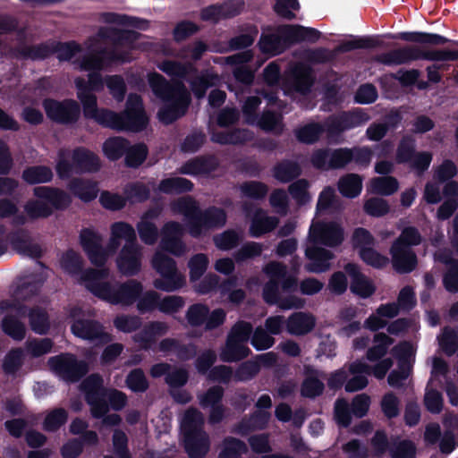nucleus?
I'll list each match as a JSON object with an SVG mask.
<instances>
[{
	"mask_svg": "<svg viewBox=\"0 0 458 458\" xmlns=\"http://www.w3.org/2000/svg\"><path fill=\"white\" fill-rule=\"evenodd\" d=\"M280 27L276 34H263L259 42L260 51L267 55V57L280 54L285 47L287 42H291L287 36L282 32Z\"/></svg>",
	"mask_w": 458,
	"mask_h": 458,
	"instance_id": "nucleus-27",
	"label": "nucleus"
},
{
	"mask_svg": "<svg viewBox=\"0 0 458 458\" xmlns=\"http://www.w3.org/2000/svg\"><path fill=\"white\" fill-rule=\"evenodd\" d=\"M138 232L140 239L147 244H153L157 236L156 226L149 221V215L146 214L138 224Z\"/></svg>",
	"mask_w": 458,
	"mask_h": 458,
	"instance_id": "nucleus-43",
	"label": "nucleus"
},
{
	"mask_svg": "<svg viewBox=\"0 0 458 458\" xmlns=\"http://www.w3.org/2000/svg\"><path fill=\"white\" fill-rule=\"evenodd\" d=\"M415 347L409 343H403L396 346L394 350V354L400 360V370H394L388 377V384L391 386H399L403 380L407 378L410 373L411 363L414 361Z\"/></svg>",
	"mask_w": 458,
	"mask_h": 458,
	"instance_id": "nucleus-17",
	"label": "nucleus"
},
{
	"mask_svg": "<svg viewBox=\"0 0 458 458\" xmlns=\"http://www.w3.org/2000/svg\"><path fill=\"white\" fill-rule=\"evenodd\" d=\"M101 386L102 379L97 375L89 377L82 385L83 392L90 405L91 413L95 418H102L107 412L104 397L108 398L111 406L114 410H119L125 404V395L123 393L115 390L105 393Z\"/></svg>",
	"mask_w": 458,
	"mask_h": 458,
	"instance_id": "nucleus-8",
	"label": "nucleus"
},
{
	"mask_svg": "<svg viewBox=\"0 0 458 458\" xmlns=\"http://www.w3.org/2000/svg\"><path fill=\"white\" fill-rule=\"evenodd\" d=\"M364 209L370 216H380L388 212L389 207L386 200L373 198L365 202Z\"/></svg>",
	"mask_w": 458,
	"mask_h": 458,
	"instance_id": "nucleus-55",
	"label": "nucleus"
},
{
	"mask_svg": "<svg viewBox=\"0 0 458 458\" xmlns=\"http://www.w3.org/2000/svg\"><path fill=\"white\" fill-rule=\"evenodd\" d=\"M67 419V414L63 409H56L49 412L44 421V428L54 431L63 425Z\"/></svg>",
	"mask_w": 458,
	"mask_h": 458,
	"instance_id": "nucleus-50",
	"label": "nucleus"
},
{
	"mask_svg": "<svg viewBox=\"0 0 458 458\" xmlns=\"http://www.w3.org/2000/svg\"><path fill=\"white\" fill-rule=\"evenodd\" d=\"M250 331L251 326L245 322H240L233 327L226 345L221 353L223 360L233 361L248 355L249 349L245 346V344L249 339Z\"/></svg>",
	"mask_w": 458,
	"mask_h": 458,
	"instance_id": "nucleus-15",
	"label": "nucleus"
},
{
	"mask_svg": "<svg viewBox=\"0 0 458 458\" xmlns=\"http://www.w3.org/2000/svg\"><path fill=\"white\" fill-rule=\"evenodd\" d=\"M177 207L187 217L189 231L193 236L199 235L202 229L221 226L225 223V215L221 209L211 208L202 215L191 199L181 200Z\"/></svg>",
	"mask_w": 458,
	"mask_h": 458,
	"instance_id": "nucleus-9",
	"label": "nucleus"
},
{
	"mask_svg": "<svg viewBox=\"0 0 458 458\" xmlns=\"http://www.w3.org/2000/svg\"><path fill=\"white\" fill-rule=\"evenodd\" d=\"M59 265L74 282L83 284L94 295L113 304H131L141 291L140 284L135 281L119 287L113 286L106 269L82 271L81 257L72 250L62 256Z\"/></svg>",
	"mask_w": 458,
	"mask_h": 458,
	"instance_id": "nucleus-3",
	"label": "nucleus"
},
{
	"mask_svg": "<svg viewBox=\"0 0 458 458\" xmlns=\"http://www.w3.org/2000/svg\"><path fill=\"white\" fill-rule=\"evenodd\" d=\"M321 132V129L317 124H309L296 131V136L299 140L306 143L315 141Z\"/></svg>",
	"mask_w": 458,
	"mask_h": 458,
	"instance_id": "nucleus-63",
	"label": "nucleus"
},
{
	"mask_svg": "<svg viewBox=\"0 0 458 458\" xmlns=\"http://www.w3.org/2000/svg\"><path fill=\"white\" fill-rule=\"evenodd\" d=\"M425 405L431 412H439L442 409L443 399L439 392L427 388L425 394Z\"/></svg>",
	"mask_w": 458,
	"mask_h": 458,
	"instance_id": "nucleus-62",
	"label": "nucleus"
},
{
	"mask_svg": "<svg viewBox=\"0 0 458 458\" xmlns=\"http://www.w3.org/2000/svg\"><path fill=\"white\" fill-rule=\"evenodd\" d=\"M127 27L141 28L134 18L119 17L112 25L101 29L98 33L89 39V56H85L80 63L81 70L89 72L86 82L83 79H75L77 98L80 99L85 116L92 118L98 123L117 130L139 131L144 128L148 123L141 100L137 95H130L126 108L123 114L119 115L107 110L97 108V98L92 91H99L103 89V81L97 72L109 64V60L104 56L106 47L112 43L114 47V59L123 62L130 59L126 55L121 54L123 50L134 49V43L140 35Z\"/></svg>",
	"mask_w": 458,
	"mask_h": 458,
	"instance_id": "nucleus-1",
	"label": "nucleus"
},
{
	"mask_svg": "<svg viewBox=\"0 0 458 458\" xmlns=\"http://www.w3.org/2000/svg\"><path fill=\"white\" fill-rule=\"evenodd\" d=\"M140 248L137 245L123 246L116 259L118 269L123 275H133L140 268Z\"/></svg>",
	"mask_w": 458,
	"mask_h": 458,
	"instance_id": "nucleus-23",
	"label": "nucleus"
},
{
	"mask_svg": "<svg viewBox=\"0 0 458 458\" xmlns=\"http://www.w3.org/2000/svg\"><path fill=\"white\" fill-rule=\"evenodd\" d=\"M81 56V49L75 43H67L61 45L57 49V57L60 60L68 61Z\"/></svg>",
	"mask_w": 458,
	"mask_h": 458,
	"instance_id": "nucleus-61",
	"label": "nucleus"
},
{
	"mask_svg": "<svg viewBox=\"0 0 458 458\" xmlns=\"http://www.w3.org/2000/svg\"><path fill=\"white\" fill-rule=\"evenodd\" d=\"M259 104L260 100L256 97H251L247 99L243 106V113L246 116V121L249 123H257L265 131L277 130L280 126V119L277 115L271 113H265L259 120L252 115V113Z\"/></svg>",
	"mask_w": 458,
	"mask_h": 458,
	"instance_id": "nucleus-21",
	"label": "nucleus"
},
{
	"mask_svg": "<svg viewBox=\"0 0 458 458\" xmlns=\"http://www.w3.org/2000/svg\"><path fill=\"white\" fill-rule=\"evenodd\" d=\"M392 458H415V446L410 441H402L391 449Z\"/></svg>",
	"mask_w": 458,
	"mask_h": 458,
	"instance_id": "nucleus-58",
	"label": "nucleus"
},
{
	"mask_svg": "<svg viewBox=\"0 0 458 458\" xmlns=\"http://www.w3.org/2000/svg\"><path fill=\"white\" fill-rule=\"evenodd\" d=\"M264 272L269 279L263 293L267 302L277 303L284 310L300 308L303 305V301L298 297L284 299L282 296L283 293L290 292L296 287V277L288 276L285 267L273 262L264 268Z\"/></svg>",
	"mask_w": 458,
	"mask_h": 458,
	"instance_id": "nucleus-5",
	"label": "nucleus"
},
{
	"mask_svg": "<svg viewBox=\"0 0 458 458\" xmlns=\"http://www.w3.org/2000/svg\"><path fill=\"white\" fill-rule=\"evenodd\" d=\"M70 317L73 320L72 331L76 336L83 339H93L100 335V326L92 321L84 320V313L81 308H72L70 310Z\"/></svg>",
	"mask_w": 458,
	"mask_h": 458,
	"instance_id": "nucleus-20",
	"label": "nucleus"
},
{
	"mask_svg": "<svg viewBox=\"0 0 458 458\" xmlns=\"http://www.w3.org/2000/svg\"><path fill=\"white\" fill-rule=\"evenodd\" d=\"M191 187L192 185L188 180L174 177L162 181L159 185V191L165 193H176L190 191Z\"/></svg>",
	"mask_w": 458,
	"mask_h": 458,
	"instance_id": "nucleus-42",
	"label": "nucleus"
},
{
	"mask_svg": "<svg viewBox=\"0 0 458 458\" xmlns=\"http://www.w3.org/2000/svg\"><path fill=\"white\" fill-rule=\"evenodd\" d=\"M296 90L305 92L312 83L310 71L304 65L294 68L292 72Z\"/></svg>",
	"mask_w": 458,
	"mask_h": 458,
	"instance_id": "nucleus-41",
	"label": "nucleus"
},
{
	"mask_svg": "<svg viewBox=\"0 0 458 458\" xmlns=\"http://www.w3.org/2000/svg\"><path fill=\"white\" fill-rule=\"evenodd\" d=\"M50 369L67 381H75L88 370L83 361H76L72 355L64 354L53 357L48 361Z\"/></svg>",
	"mask_w": 458,
	"mask_h": 458,
	"instance_id": "nucleus-16",
	"label": "nucleus"
},
{
	"mask_svg": "<svg viewBox=\"0 0 458 458\" xmlns=\"http://www.w3.org/2000/svg\"><path fill=\"white\" fill-rule=\"evenodd\" d=\"M420 242V235L415 228L409 227L403 231L400 237L391 248L393 265L399 272H410L416 266V257L410 246Z\"/></svg>",
	"mask_w": 458,
	"mask_h": 458,
	"instance_id": "nucleus-12",
	"label": "nucleus"
},
{
	"mask_svg": "<svg viewBox=\"0 0 458 458\" xmlns=\"http://www.w3.org/2000/svg\"><path fill=\"white\" fill-rule=\"evenodd\" d=\"M147 157V148L143 144L131 147L126 155V163L130 166L140 165Z\"/></svg>",
	"mask_w": 458,
	"mask_h": 458,
	"instance_id": "nucleus-53",
	"label": "nucleus"
},
{
	"mask_svg": "<svg viewBox=\"0 0 458 458\" xmlns=\"http://www.w3.org/2000/svg\"><path fill=\"white\" fill-rule=\"evenodd\" d=\"M360 256L364 262L375 267H382L388 262L386 257L377 253L372 247L362 248Z\"/></svg>",
	"mask_w": 458,
	"mask_h": 458,
	"instance_id": "nucleus-51",
	"label": "nucleus"
},
{
	"mask_svg": "<svg viewBox=\"0 0 458 458\" xmlns=\"http://www.w3.org/2000/svg\"><path fill=\"white\" fill-rule=\"evenodd\" d=\"M72 191L83 201H89L97 196L96 184L85 182H74L71 187Z\"/></svg>",
	"mask_w": 458,
	"mask_h": 458,
	"instance_id": "nucleus-47",
	"label": "nucleus"
},
{
	"mask_svg": "<svg viewBox=\"0 0 458 458\" xmlns=\"http://www.w3.org/2000/svg\"><path fill=\"white\" fill-rule=\"evenodd\" d=\"M353 153L352 149H338L332 153L318 151L314 154L312 163L321 168L334 167L338 168L345 165L352 160Z\"/></svg>",
	"mask_w": 458,
	"mask_h": 458,
	"instance_id": "nucleus-22",
	"label": "nucleus"
},
{
	"mask_svg": "<svg viewBox=\"0 0 458 458\" xmlns=\"http://www.w3.org/2000/svg\"><path fill=\"white\" fill-rule=\"evenodd\" d=\"M148 82L153 92L164 101V106L158 112V118L162 123H170L185 113L190 96L184 87L172 89L156 72L148 75Z\"/></svg>",
	"mask_w": 458,
	"mask_h": 458,
	"instance_id": "nucleus-6",
	"label": "nucleus"
},
{
	"mask_svg": "<svg viewBox=\"0 0 458 458\" xmlns=\"http://www.w3.org/2000/svg\"><path fill=\"white\" fill-rule=\"evenodd\" d=\"M52 342L49 339L33 340L27 343V352L33 357H38L50 352Z\"/></svg>",
	"mask_w": 458,
	"mask_h": 458,
	"instance_id": "nucleus-60",
	"label": "nucleus"
},
{
	"mask_svg": "<svg viewBox=\"0 0 458 458\" xmlns=\"http://www.w3.org/2000/svg\"><path fill=\"white\" fill-rule=\"evenodd\" d=\"M208 258L203 254L195 255L189 261L190 276L192 282L199 279L208 267Z\"/></svg>",
	"mask_w": 458,
	"mask_h": 458,
	"instance_id": "nucleus-48",
	"label": "nucleus"
},
{
	"mask_svg": "<svg viewBox=\"0 0 458 458\" xmlns=\"http://www.w3.org/2000/svg\"><path fill=\"white\" fill-rule=\"evenodd\" d=\"M274 9L278 15L292 18L299 9V4L297 0H276Z\"/></svg>",
	"mask_w": 458,
	"mask_h": 458,
	"instance_id": "nucleus-54",
	"label": "nucleus"
},
{
	"mask_svg": "<svg viewBox=\"0 0 458 458\" xmlns=\"http://www.w3.org/2000/svg\"><path fill=\"white\" fill-rule=\"evenodd\" d=\"M352 244L354 249L360 253L362 248H370L374 244V238L367 230L358 228L352 235Z\"/></svg>",
	"mask_w": 458,
	"mask_h": 458,
	"instance_id": "nucleus-52",
	"label": "nucleus"
},
{
	"mask_svg": "<svg viewBox=\"0 0 458 458\" xmlns=\"http://www.w3.org/2000/svg\"><path fill=\"white\" fill-rule=\"evenodd\" d=\"M308 183L304 180H299L290 186V192L293 199L299 203L304 204L310 197L307 191Z\"/></svg>",
	"mask_w": 458,
	"mask_h": 458,
	"instance_id": "nucleus-64",
	"label": "nucleus"
},
{
	"mask_svg": "<svg viewBox=\"0 0 458 458\" xmlns=\"http://www.w3.org/2000/svg\"><path fill=\"white\" fill-rule=\"evenodd\" d=\"M258 35V30L255 27H250L246 33L242 34L230 41L231 49H239L251 45Z\"/></svg>",
	"mask_w": 458,
	"mask_h": 458,
	"instance_id": "nucleus-57",
	"label": "nucleus"
},
{
	"mask_svg": "<svg viewBox=\"0 0 458 458\" xmlns=\"http://www.w3.org/2000/svg\"><path fill=\"white\" fill-rule=\"evenodd\" d=\"M413 145L411 141H403L398 148L397 160L399 162H411V166L418 171H424L432 160L431 154L428 152L412 154Z\"/></svg>",
	"mask_w": 458,
	"mask_h": 458,
	"instance_id": "nucleus-25",
	"label": "nucleus"
},
{
	"mask_svg": "<svg viewBox=\"0 0 458 458\" xmlns=\"http://www.w3.org/2000/svg\"><path fill=\"white\" fill-rule=\"evenodd\" d=\"M439 259L449 265L448 273L444 277V284L449 292L458 291V262L452 261L445 257H439Z\"/></svg>",
	"mask_w": 458,
	"mask_h": 458,
	"instance_id": "nucleus-46",
	"label": "nucleus"
},
{
	"mask_svg": "<svg viewBox=\"0 0 458 458\" xmlns=\"http://www.w3.org/2000/svg\"><path fill=\"white\" fill-rule=\"evenodd\" d=\"M282 32L292 41L316 40L318 38V31L311 28H305L297 25L284 26Z\"/></svg>",
	"mask_w": 458,
	"mask_h": 458,
	"instance_id": "nucleus-33",
	"label": "nucleus"
},
{
	"mask_svg": "<svg viewBox=\"0 0 458 458\" xmlns=\"http://www.w3.org/2000/svg\"><path fill=\"white\" fill-rule=\"evenodd\" d=\"M44 107L49 118L59 122H70L78 117L80 106L74 100L57 102L46 100Z\"/></svg>",
	"mask_w": 458,
	"mask_h": 458,
	"instance_id": "nucleus-19",
	"label": "nucleus"
},
{
	"mask_svg": "<svg viewBox=\"0 0 458 458\" xmlns=\"http://www.w3.org/2000/svg\"><path fill=\"white\" fill-rule=\"evenodd\" d=\"M393 344L391 338L385 334H377L374 338V345L371 347L367 353L368 360L373 361L383 357Z\"/></svg>",
	"mask_w": 458,
	"mask_h": 458,
	"instance_id": "nucleus-38",
	"label": "nucleus"
},
{
	"mask_svg": "<svg viewBox=\"0 0 458 458\" xmlns=\"http://www.w3.org/2000/svg\"><path fill=\"white\" fill-rule=\"evenodd\" d=\"M334 193L333 189L327 188L319 195L317 213L306 240L305 256L309 260L306 269L309 272L322 273L328 270L334 254L322 246L335 247L344 241L342 226L337 222L326 221L321 217L323 212L329 208Z\"/></svg>",
	"mask_w": 458,
	"mask_h": 458,
	"instance_id": "nucleus-2",
	"label": "nucleus"
},
{
	"mask_svg": "<svg viewBox=\"0 0 458 458\" xmlns=\"http://www.w3.org/2000/svg\"><path fill=\"white\" fill-rule=\"evenodd\" d=\"M158 296L154 292L146 293L138 302V309L140 311H147L157 307L161 311L173 313L181 309L184 301L179 296H169L157 301Z\"/></svg>",
	"mask_w": 458,
	"mask_h": 458,
	"instance_id": "nucleus-18",
	"label": "nucleus"
},
{
	"mask_svg": "<svg viewBox=\"0 0 458 458\" xmlns=\"http://www.w3.org/2000/svg\"><path fill=\"white\" fill-rule=\"evenodd\" d=\"M246 450L247 448L243 443L235 439H227L224 443V448L219 458H239Z\"/></svg>",
	"mask_w": 458,
	"mask_h": 458,
	"instance_id": "nucleus-49",
	"label": "nucleus"
},
{
	"mask_svg": "<svg viewBox=\"0 0 458 458\" xmlns=\"http://www.w3.org/2000/svg\"><path fill=\"white\" fill-rule=\"evenodd\" d=\"M203 417L196 410H188L181 420V431L186 452L191 458H201L209 447L208 437L201 431Z\"/></svg>",
	"mask_w": 458,
	"mask_h": 458,
	"instance_id": "nucleus-7",
	"label": "nucleus"
},
{
	"mask_svg": "<svg viewBox=\"0 0 458 458\" xmlns=\"http://www.w3.org/2000/svg\"><path fill=\"white\" fill-rule=\"evenodd\" d=\"M277 221L273 217H268L262 211L257 212L250 225L251 235L258 237L274 229Z\"/></svg>",
	"mask_w": 458,
	"mask_h": 458,
	"instance_id": "nucleus-36",
	"label": "nucleus"
},
{
	"mask_svg": "<svg viewBox=\"0 0 458 458\" xmlns=\"http://www.w3.org/2000/svg\"><path fill=\"white\" fill-rule=\"evenodd\" d=\"M24 292L27 290L22 289L15 293L13 299L0 302L1 314L4 315L2 329L4 334L16 341L22 340L26 332L24 324L18 319V317L24 316L26 313L25 306L20 302L21 298H26Z\"/></svg>",
	"mask_w": 458,
	"mask_h": 458,
	"instance_id": "nucleus-10",
	"label": "nucleus"
},
{
	"mask_svg": "<svg viewBox=\"0 0 458 458\" xmlns=\"http://www.w3.org/2000/svg\"><path fill=\"white\" fill-rule=\"evenodd\" d=\"M30 326L38 334H44L48 328V322L45 312L37 310L30 313Z\"/></svg>",
	"mask_w": 458,
	"mask_h": 458,
	"instance_id": "nucleus-59",
	"label": "nucleus"
},
{
	"mask_svg": "<svg viewBox=\"0 0 458 458\" xmlns=\"http://www.w3.org/2000/svg\"><path fill=\"white\" fill-rule=\"evenodd\" d=\"M315 325L311 315L298 312L293 314L286 324L287 330L293 335H303L310 332Z\"/></svg>",
	"mask_w": 458,
	"mask_h": 458,
	"instance_id": "nucleus-30",
	"label": "nucleus"
},
{
	"mask_svg": "<svg viewBox=\"0 0 458 458\" xmlns=\"http://www.w3.org/2000/svg\"><path fill=\"white\" fill-rule=\"evenodd\" d=\"M275 360L276 357L272 352L259 355L257 363H246L242 366L238 373V377L241 380L247 379L258 371V363L259 365H269L275 362Z\"/></svg>",
	"mask_w": 458,
	"mask_h": 458,
	"instance_id": "nucleus-40",
	"label": "nucleus"
},
{
	"mask_svg": "<svg viewBox=\"0 0 458 458\" xmlns=\"http://www.w3.org/2000/svg\"><path fill=\"white\" fill-rule=\"evenodd\" d=\"M52 176L51 170L46 166L30 167L22 174L23 179L30 184L47 182L52 179Z\"/></svg>",
	"mask_w": 458,
	"mask_h": 458,
	"instance_id": "nucleus-39",
	"label": "nucleus"
},
{
	"mask_svg": "<svg viewBox=\"0 0 458 458\" xmlns=\"http://www.w3.org/2000/svg\"><path fill=\"white\" fill-rule=\"evenodd\" d=\"M153 267L161 276L154 283L157 289L172 292L184 285L185 277L177 272L173 259L165 255L161 250L157 251L154 256Z\"/></svg>",
	"mask_w": 458,
	"mask_h": 458,
	"instance_id": "nucleus-13",
	"label": "nucleus"
},
{
	"mask_svg": "<svg viewBox=\"0 0 458 458\" xmlns=\"http://www.w3.org/2000/svg\"><path fill=\"white\" fill-rule=\"evenodd\" d=\"M368 120V117L356 112L349 114H344L339 120L332 122L327 125V130L329 134H334L336 131L345 130L347 128L360 124Z\"/></svg>",
	"mask_w": 458,
	"mask_h": 458,
	"instance_id": "nucleus-32",
	"label": "nucleus"
},
{
	"mask_svg": "<svg viewBox=\"0 0 458 458\" xmlns=\"http://www.w3.org/2000/svg\"><path fill=\"white\" fill-rule=\"evenodd\" d=\"M339 191L347 198L357 197L362 189V179L358 174H348L339 180Z\"/></svg>",
	"mask_w": 458,
	"mask_h": 458,
	"instance_id": "nucleus-31",
	"label": "nucleus"
},
{
	"mask_svg": "<svg viewBox=\"0 0 458 458\" xmlns=\"http://www.w3.org/2000/svg\"><path fill=\"white\" fill-rule=\"evenodd\" d=\"M398 189V182L393 177L374 178L369 182L368 190L372 193L390 195Z\"/></svg>",
	"mask_w": 458,
	"mask_h": 458,
	"instance_id": "nucleus-35",
	"label": "nucleus"
},
{
	"mask_svg": "<svg viewBox=\"0 0 458 458\" xmlns=\"http://www.w3.org/2000/svg\"><path fill=\"white\" fill-rule=\"evenodd\" d=\"M98 167V158L85 149H78L73 152L62 151L59 153L56 164V171L61 178L68 177L73 173L95 171Z\"/></svg>",
	"mask_w": 458,
	"mask_h": 458,
	"instance_id": "nucleus-11",
	"label": "nucleus"
},
{
	"mask_svg": "<svg viewBox=\"0 0 458 458\" xmlns=\"http://www.w3.org/2000/svg\"><path fill=\"white\" fill-rule=\"evenodd\" d=\"M182 233V227L176 223H168L163 231L161 241L162 250H165L174 255H180L184 252V246L180 241Z\"/></svg>",
	"mask_w": 458,
	"mask_h": 458,
	"instance_id": "nucleus-26",
	"label": "nucleus"
},
{
	"mask_svg": "<svg viewBox=\"0 0 458 458\" xmlns=\"http://www.w3.org/2000/svg\"><path fill=\"white\" fill-rule=\"evenodd\" d=\"M345 271L352 276L351 290L352 292L361 297H369L375 292V285L373 283L360 274L358 267L353 264L345 266Z\"/></svg>",
	"mask_w": 458,
	"mask_h": 458,
	"instance_id": "nucleus-28",
	"label": "nucleus"
},
{
	"mask_svg": "<svg viewBox=\"0 0 458 458\" xmlns=\"http://www.w3.org/2000/svg\"><path fill=\"white\" fill-rule=\"evenodd\" d=\"M110 238L106 250L101 247L100 235L91 229L81 233V242L90 261L96 266H102L109 256L123 243V246L137 245L134 228L124 222L114 223L110 227Z\"/></svg>",
	"mask_w": 458,
	"mask_h": 458,
	"instance_id": "nucleus-4",
	"label": "nucleus"
},
{
	"mask_svg": "<svg viewBox=\"0 0 458 458\" xmlns=\"http://www.w3.org/2000/svg\"><path fill=\"white\" fill-rule=\"evenodd\" d=\"M370 374L369 366L364 361L353 362L349 369L351 377L345 385L347 392H355L364 388L368 385L367 376Z\"/></svg>",
	"mask_w": 458,
	"mask_h": 458,
	"instance_id": "nucleus-29",
	"label": "nucleus"
},
{
	"mask_svg": "<svg viewBox=\"0 0 458 458\" xmlns=\"http://www.w3.org/2000/svg\"><path fill=\"white\" fill-rule=\"evenodd\" d=\"M420 57V53L414 48L394 50L380 56V61L387 64H400Z\"/></svg>",
	"mask_w": 458,
	"mask_h": 458,
	"instance_id": "nucleus-34",
	"label": "nucleus"
},
{
	"mask_svg": "<svg viewBox=\"0 0 458 458\" xmlns=\"http://www.w3.org/2000/svg\"><path fill=\"white\" fill-rule=\"evenodd\" d=\"M243 9V3L240 0H233L223 5H212L201 12V18L204 21L216 22L221 19L230 18Z\"/></svg>",
	"mask_w": 458,
	"mask_h": 458,
	"instance_id": "nucleus-24",
	"label": "nucleus"
},
{
	"mask_svg": "<svg viewBox=\"0 0 458 458\" xmlns=\"http://www.w3.org/2000/svg\"><path fill=\"white\" fill-rule=\"evenodd\" d=\"M300 167L294 162H284L274 170V176L280 182H285L300 174Z\"/></svg>",
	"mask_w": 458,
	"mask_h": 458,
	"instance_id": "nucleus-44",
	"label": "nucleus"
},
{
	"mask_svg": "<svg viewBox=\"0 0 458 458\" xmlns=\"http://www.w3.org/2000/svg\"><path fill=\"white\" fill-rule=\"evenodd\" d=\"M34 191L38 199L29 202L25 208L28 216L33 218L47 216L49 203L56 207H63L69 202L67 195L58 190L42 186L35 188Z\"/></svg>",
	"mask_w": 458,
	"mask_h": 458,
	"instance_id": "nucleus-14",
	"label": "nucleus"
},
{
	"mask_svg": "<svg viewBox=\"0 0 458 458\" xmlns=\"http://www.w3.org/2000/svg\"><path fill=\"white\" fill-rule=\"evenodd\" d=\"M126 148V141L121 138H112L103 145L104 154L111 160L118 159Z\"/></svg>",
	"mask_w": 458,
	"mask_h": 458,
	"instance_id": "nucleus-45",
	"label": "nucleus"
},
{
	"mask_svg": "<svg viewBox=\"0 0 458 458\" xmlns=\"http://www.w3.org/2000/svg\"><path fill=\"white\" fill-rule=\"evenodd\" d=\"M101 205L111 210L122 208L125 205V199L120 195L109 191H104L99 197Z\"/></svg>",
	"mask_w": 458,
	"mask_h": 458,
	"instance_id": "nucleus-56",
	"label": "nucleus"
},
{
	"mask_svg": "<svg viewBox=\"0 0 458 458\" xmlns=\"http://www.w3.org/2000/svg\"><path fill=\"white\" fill-rule=\"evenodd\" d=\"M222 396V389L220 387H214L211 388L205 396H203L200 400V403L202 406L208 407L210 406L212 408L211 414H210V420L212 421H216L221 417V410L220 407L217 405L219 400Z\"/></svg>",
	"mask_w": 458,
	"mask_h": 458,
	"instance_id": "nucleus-37",
	"label": "nucleus"
}]
</instances>
